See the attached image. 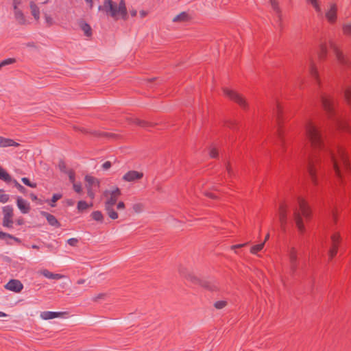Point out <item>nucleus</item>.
Wrapping results in <instances>:
<instances>
[{"label": "nucleus", "instance_id": "f257e3e1", "mask_svg": "<svg viewBox=\"0 0 351 351\" xmlns=\"http://www.w3.org/2000/svg\"><path fill=\"white\" fill-rule=\"evenodd\" d=\"M304 133L308 143L305 145L306 150L302 156V163L312 181H316L315 163L319 160L317 156L311 153L312 148L321 149L328 156L336 175L341 179L343 169L348 170L350 167L345 150L339 146L334 149L328 147L324 143L319 129L311 121H306Z\"/></svg>", "mask_w": 351, "mask_h": 351}, {"label": "nucleus", "instance_id": "f03ea898", "mask_svg": "<svg viewBox=\"0 0 351 351\" xmlns=\"http://www.w3.org/2000/svg\"><path fill=\"white\" fill-rule=\"evenodd\" d=\"M293 221L301 232L304 231L303 218L307 219L309 218L311 211L306 201L298 197L295 205L292 207Z\"/></svg>", "mask_w": 351, "mask_h": 351}, {"label": "nucleus", "instance_id": "7ed1b4c3", "mask_svg": "<svg viewBox=\"0 0 351 351\" xmlns=\"http://www.w3.org/2000/svg\"><path fill=\"white\" fill-rule=\"evenodd\" d=\"M98 10L104 11L107 14L114 19L117 18L118 14L121 15L123 20L128 19V11L124 0H120L119 5L112 0H104L103 5H99Z\"/></svg>", "mask_w": 351, "mask_h": 351}, {"label": "nucleus", "instance_id": "20e7f679", "mask_svg": "<svg viewBox=\"0 0 351 351\" xmlns=\"http://www.w3.org/2000/svg\"><path fill=\"white\" fill-rule=\"evenodd\" d=\"M106 199L105 202V210L112 219H117L119 217L118 213L114 209L119 197L121 195V190L118 187H114L111 190H106L103 193Z\"/></svg>", "mask_w": 351, "mask_h": 351}, {"label": "nucleus", "instance_id": "39448f33", "mask_svg": "<svg viewBox=\"0 0 351 351\" xmlns=\"http://www.w3.org/2000/svg\"><path fill=\"white\" fill-rule=\"evenodd\" d=\"M328 47L332 51L339 64L342 65L349 64L347 58L340 51L337 45L330 40L328 41H320L319 43L317 56L319 58H322L326 54Z\"/></svg>", "mask_w": 351, "mask_h": 351}, {"label": "nucleus", "instance_id": "423d86ee", "mask_svg": "<svg viewBox=\"0 0 351 351\" xmlns=\"http://www.w3.org/2000/svg\"><path fill=\"white\" fill-rule=\"evenodd\" d=\"M3 218L2 225L3 227L12 228L13 227V208L12 206L8 205L2 208Z\"/></svg>", "mask_w": 351, "mask_h": 351}, {"label": "nucleus", "instance_id": "0eeeda50", "mask_svg": "<svg viewBox=\"0 0 351 351\" xmlns=\"http://www.w3.org/2000/svg\"><path fill=\"white\" fill-rule=\"evenodd\" d=\"M223 92L226 97L239 104L242 108L246 107L247 104L245 99L239 93L229 88H225Z\"/></svg>", "mask_w": 351, "mask_h": 351}, {"label": "nucleus", "instance_id": "6e6552de", "mask_svg": "<svg viewBox=\"0 0 351 351\" xmlns=\"http://www.w3.org/2000/svg\"><path fill=\"white\" fill-rule=\"evenodd\" d=\"M337 5L335 3H328L325 9V12H323V16L322 18L325 16L329 23H333L337 19Z\"/></svg>", "mask_w": 351, "mask_h": 351}, {"label": "nucleus", "instance_id": "1a4fd4ad", "mask_svg": "<svg viewBox=\"0 0 351 351\" xmlns=\"http://www.w3.org/2000/svg\"><path fill=\"white\" fill-rule=\"evenodd\" d=\"M303 66L312 77H313L316 81H318L317 71L315 67V64L311 56L309 55L306 57L305 63L303 64Z\"/></svg>", "mask_w": 351, "mask_h": 351}, {"label": "nucleus", "instance_id": "9d476101", "mask_svg": "<svg viewBox=\"0 0 351 351\" xmlns=\"http://www.w3.org/2000/svg\"><path fill=\"white\" fill-rule=\"evenodd\" d=\"M7 290L19 293L23 289V285L19 280L12 279L5 286Z\"/></svg>", "mask_w": 351, "mask_h": 351}, {"label": "nucleus", "instance_id": "9b49d317", "mask_svg": "<svg viewBox=\"0 0 351 351\" xmlns=\"http://www.w3.org/2000/svg\"><path fill=\"white\" fill-rule=\"evenodd\" d=\"M339 236L337 233H333L330 236L329 243L328 254L330 258H332L336 254L337 244L339 242Z\"/></svg>", "mask_w": 351, "mask_h": 351}, {"label": "nucleus", "instance_id": "f8f14e48", "mask_svg": "<svg viewBox=\"0 0 351 351\" xmlns=\"http://www.w3.org/2000/svg\"><path fill=\"white\" fill-rule=\"evenodd\" d=\"M143 173L136 171H129L123 176V180L126 182H132L141 179Z\"/></svg>", "mask_w": 351, "mask_h": 351}, {"label": "nucleus", "instance_id": "ddd939ff", "mask_svg": "<svg viewBox=\"0 0 351 351\" xmlns=\"http://www.w3.org/2000/svg\"><path fill=\"white\" fill-rule=\"evenodd\" d=\"M320 102L326 111L328 113H332L334 110V103L330 97L326 95H322Z\"/></svg>", "mask_w": 351, "mask_h": 351}, {"label": "nucleus", "instance_id": "4468645a", "mask_svg": "<svg viewBox=\"0 0 351 351\" xmlns=\"http://www.w3.org/2000/svg\"><path fill=\"white\" fill-rule=\"evenodd\" d=\"M40 215L43 217H45L49 223V225L51 226L59 228L60 226V222L57 220L55 216L53 215L46 212V211H41Z\"/></svg>", "mask_w": 351, "mask_h": 351}, {"label": "nucleus", "instance_id": "2eb2a0df", "mask_svg": "<svg viewBox=\"0 0 351 351\" xmlns=\"http://www.w3.org/2000/svg\"><path fill=\"white\" fill-rule=\"evenodd\" d=\"M64 314H65L64 312L43 311L40 313V317L44 320H49L59 317Z\"/></svg>", "mask_w": 351, "mask_h": 351}, {"label": "nucleus", "instance_id": "dca6fc26", "mask_svg": "<svg viewBox=\"0 0 351 351\" xmlns=\"http://www.w3.org/2000/svg\"><path fill=\"white\" fill-rule=\"evenodd\" d=\"M288 210V205L286 204H281L279 207V220L280 221L281 226H283L287 221V212Z\"/></svg>", "mask_w": 351, "mask_h": 351}, {"label": "nucleus", "instance_id": "f3484780", "mask_svg": "<svg viewBox=\"0 0 351 351\" xmlns=\"http://www.w3.org/2000/svg\"><path fill=\"white\" fill-rule=\"evenodd\" d=\"M16 204H17L18 208H19V210H21V212L22 213L26 214V213H29V211L30 210V207L26 200L19 197L17 198Z\"/></svg>", "mask_w": 351, "mask_h": 351}, {"label": "nucleus", "instance_id": "a211bd4d", "mask_svg": "<svg viewBox=\"0 0 351 351\" xmlns=\"http://www.w3.org/2000/svg\"><path fill=\"white\" fill-rule=\"evenodd\" d=\"M39 273L48 279L59 280L64 278V276L60 274H53L47 269H42Z\"/></svg>", "mask_w": 351, "mask_h": 351}, {"label": "nucleus", "instance_id": "6ab92c4d", "mask_svg": "<svg viewBox=\"0 0 351 351\" xmlns=\"http://www.w3.org/2000/svg\"><path fill=\"white\" fill-rule=\"evenodd\" d=\"M85 181L86 182V188L98 189L99 186V180L93 176H86Z\"/></svg>", "mask_w": 351, "mask_h": 351}, {"label": "nucleus", "instance_id": "aec40b11", "mask_svg": "<svg viewBox=\"0 0 351 351\" xmlns=\"http://www.w3.org/2000/svg\"><path fill=\"white\" fill-rule=\"evenodd\" d=\"M270 4L273 10L276 12L277 22L280 25L282 20L281 10L276 0H270Z\"/></svg>", "mask_w": 351, "mask_h": 351}, {"label": "nucleus", "instance_id": "412c9836", "mask_svg": "<svg viewBox=\"0 0 351 351\" xmlns=\"http://www.w3.org/2000/svg\"><path fill=\"white\" fill-rule=\"evenodd\" d=\"M21 3V2H16L13 5L15 18L19 23H22L24 22L25 19L23 17V14L21 10L18 9V5Z\"/></svg>", "mask_w": 351, "mask_h": 351}, {"label": "nucleus", "instance_id": "4be33fe9", "mask_svg": "<svg viewBox=\"0 0 351 351\" xmlns=\"http://www.w3.org/2000/svg\"><path fill=\"white\" fill-rule=\"evenodd\" d=\"M0 180L10 183L12 182V178L11 176L2 167H0Z\"/></svg>", "mask_w": 351, "mask_h": 351}, {"label": "nucleus", "instance_id": "5701e85b", "mask_svg": "<svg viewBox=\"0 0 351 351\" xmlns=\"http://www.w3.org/2000/svg\"><path fill=\"white\" fill-rule=\"evenodd\" d=\"M80 27L82 30L84 32V34L89 37L92 34L90 26L86 22L82 21L80 22Z\"/></svg>", "mask_w": 351, "mask_h": 351}, {"label": "nucleus", "instance_id": "b1692460", "mask_svg": "<svg viewBox=\"0 0 351 351\" xmlns=\"http://www.w3.org/2000/svg\"><path fill=\"white\" fill-rule=\"evenodd\" d=\"M309 3H311L314 9L315 10L317 16L319 17L323 16V11L322 10V8L318 3L317 0H306Z\"/></svg>", "mask_w": 351, "mask_h": 351}, {"label": "nucleus", "instance_id": "393cba45", "mask_svg": "<svg viewBox=\"0 0 351 351\" xmlns=\"http://www.w3.org/2000/svg\"><path fill=\"white\" fill-rule=\"evenodd\" d=\"M29 6H30L32 14L33 15L34 19H38L40 17V10H39L38 7L33 1L30 2Z\"/></svg>", "mask_w": 351, "mask_h": 351}, {"label": "nucleus", "instance_id": "a878e982", "mask_svg": "<svg viewBox=\"0 0 351 351\" xmlns=\"http://www.w3.org/2000/svg\"><path fill=\"white\" fill-rule=\"evenodd\" d=\"M189 19V14L185 12H182L180 14L176 16L173 18V22H184V21H188Z\"/></svg>", "mask_w": 351, "mask_h": 351}, {"label": "nucleus", "instance_id": "bb28decb", "mask_svg": "<svg viewBox=\"0 0 351 351\" xmlns=\"http://www.w3.org/2000/svg\"><path fill=\"white\" fill-rule=\"evenodd\" d=\"M13 145V140L11 138H6L4 137H0V147H12Z\"/></svg>", "mask_w": 351, "mask_h": 351}, {"label": "nucleus", "instance_id": "cd10ccee", "mask_svg": "<svg viewBox=\"0 0 351 351\" xmlns=\"http://www.w3.org/2000/svg\"><path fill=\"white\" fill-rule=\"evenodd\" d=\"M289 260L291 265V267L293 268L295 267L296 258H297V252L295 249L292 248L289 254Z\"/></svg>", "mask_w": 351, "mask_h": 351}, {"label": "nucleus", "instance_id": "c85d7f7f", "mask_svg": "<svg viewBox=\"0 0 351 351\" xmlns=\"http://www.w3.org/2000/svg\"><path fill=\"white\" fill-rule=\"evenodd\" d=\"M0 239H3V240H5L6 239H11L14 240L17 243L21 242L20 239L15 237L13 235L10 234L8 233H5V232H1V231H0Z\"/></svg>", "mask_w": 351, "mask_h": 351}, {"label": "nucleus", "instance_id": "c756f323", "mask_svg": "<svg viewBox=\"0 0 351 351\" xmlns=\"http://www.w3.org/2000/svg\"><path fill=\"white\" fill-rule=\"evenodd\" d=\"M91 206H92V204H90L89 205L85 201L81 200V201H79L77 203V209L79 211H84Z\"/></svg>", "mask_w": 351, "mask_h": 351}, {"label": "nucleus", "instance_id": "7c9ffc66", "mask_svg": "<svg viewBox=\"0 0 351 351\" xmlns=\"http://www.w3.org/2000/svg\"><path fill=\"white\" fill-rule=\"evenodd\" d=\"M265 245V241L262 242L260 244L255 245L251 247L250 252L251 253L256 254L258 252L261 251Z\"/></svg>", "mask_w": 351, "mask_h": 351}, {"label": "nucleus", "instance_id": "2f4dec72", "mask_svg": "<svg viewBox=\"0 0 351 351\" xmlns=\"http://www.w3.org/2000/svg\"><path fill=\"white\" fill-rule=\"evenodd\" d=\"M283 134H284V131L282 130V129L280 126V123H278L277 136H278V139L279 143L280 145H282L283 141H284V140H283Z\"/></svg>", "mask_w": 351, "mask_h": 351}, {"label": "nucleus", "instance_id": "473e14b6", "mask_svg": "<svg viewBox=\"0 0 351 351\" xmlns=\"http://www.w3.org/2000/svg\"><path fill=\"white\" fill-rule=\"evenodd\" d=\"M92 218L97 221H103V215L101 212L97 210L94 211L91 214Z\"/></svg>", "mask_w": 351, "mask_h": 351}, {"label": "nucleus", "instance_id": "72a5a7b5", "mask_svg": "<svg viewBox=\"0 0 351 351\" xmlns=\"http://www.w3.org/2000/svg\"><path fill=\"white\" fill-rule=\"evenodd\" d=\"M342 28L346 35L351 36V23L343 24Z\"/></svg>", "mask_w": 351, "mask_h": 351}, {"label": "nucleus", "instance_id": "f704fd0d", "mask_svg": "<svg viewBox=\"0 0 351 351\" xmlns=\"http://www.w3.org/2000/svg\"><path fill=\"white\" fill-rule=\"evenodd\" d=\"M23 183L31 188H35L36 186V183L31 182L27 178H23L21 179Z\"/></svg>", "mask_w": 351, "mask_h": 351}, {"label": "nucleus", "instance_id": "c9c22d12", "mask_svg": "<svg viewBox=\"0 0 351 351\" xmlns=\"http://www.w3.org/2000/svg\"><path fill=\"white\" fill-rule=\"evenodd\" d=\"M9 200V195L5 194L0 191V202L5 204Z\"/></svg>", "mask_w": 351, "mask_h": 351}, {"label": "nucleus", "instance_id": "e433bc0d", "mask_svg": "<svg viewBox=\"0 0 351 351\" xmlns=\"http://www.w3.org/2000/svg\"><path fill=\"white\" fill-rule=\"evenodd\" d=\"M226 305V302L224 300L217 301L215 303L214 306L217 309H222Z\"/></svg>", "mask_w": 351, "mask_h": 351}, {"label": "nucleus", "instance_id": "4c0bfd02", "mask_svg": "<svg viewBox=\"0 0 351 351\" xmlns=\"http://www.w3.org/2000/svg\"><path fill=\"white\" fill-rule=\"evenodd\" d=\"M62 197V195L61 194H59V193H55L52 196V198H51V204H50V205L53 207L55 206V204L54 203L56 202L59 199H60Z\"/></svg>", "mask_w": 351, "mask_h": 351}, {"label": "nucleus", "instance_id": "58836bf2", "mask_svg": "<svg viewBox=\"0 0 351 351\" xmlns=\"http://www.w3.org/2000/svg\"><path fill=\"white\" fill-rule=\"evenodd\" d=\"M88 195L91 198L94 199L95 196V191L97 189L95 188H86Z\"/></svg>", "mask_w": 351, "mask_h": 351}, {"label": "nucleus", "instance_id": "ea45409f", "mask_svg": "<svg viewBox=\"0 0 351 351\" xmlns=\"http://www.w3.org/2000/svg\"><path fill=\"white\" fill-rule=\"evenodd\" d=\"M14 62V59H12V58L5 59L0 63V68H1L2 66H4L5 65L10 64L13 63Z\"/></svg>", "mask_w": 351, "mask_h": 351}, {"label": "nucleus", "instance_id": "a19ab883", "mask_svg": "<svg viewBox=\"0 0 351 351\" xmlns=\"http://www.w3.org/2000/svg\"><path fill=\"white\" fill-rule=\"evenodd\" d=\"M133 210L136 213H140L143 210V205L140 203L134 204L132 206Z\"/></svg>", "mask_w": 351, "mask_h": 351}, {"label": "nucleus", "instance_id": "79ce46f5", "mask_svg": "<svg viewBox=\"0 0 351 351\" xmlns=\"http://www.w3.org/2000/svg\"><path fill=\"white\" fill-rule=\"evenodd\" d=\"M344 96L346 97V99L349 101L350 100H351V88H347L345 90H344Z\"/></svg>", "mask_w": 351, "mask_h": 351}, {"label": "nucleus", "instance_id": "37998d69", "mask_svg": "<svg viewBox=\"0 0 351 351\" xmlns=\"http://www.w3.org/2000/svg\"><path fill=\"white\" fill-rule=\"evenodd\" d=\"M13 182L14 183L15 186L18 189V190L20 192H21V193L25 192V189L21 184H20L16 180H14Z\"/></svg>", "mask_w": 351, "mask_h": 351}, {"label": "nucleus", "instance_id": "c03bdc74", "mask_svg": "<svg viewBox=\"0 0 351 351\" xmlns=\"http://www.w3.org/2000/svg\"><path fill=\"white\" fill-rule=\"evenodd\" d=\"M73 189L76 193H80L82 191V185L80 183H73Z\"/></svg>", "mask_w": 351, "mask_h": 351}, {"label": "nucleus", "instance_id": "a18cd8bd", "mask_svg": "<svg viewBox=\"0 0 351 351\" xmlns=\"http://www.w3.org/2000/svg\"><path fill=\"white\" fill-rule=\"evenodd\" d=\"M209 154L211 158H216L218 155L217 151L215 147H212L210 149Z\"/></svg>", "mask_w": 351, "mask_h": 351}, {"label": "nucleus", "instance_id": "49530a36", "mask_svg": "<svg viewBox=\"0 0 351 351\" xmlns=\"http://www.w3.org/2000/svg\"><path fill=\"white\" fill-rule=\"evenodd\" d=\"M78 242V239L76 238H71L67 240V243L71 246H75Z\"/></svg>", "mask_w": 351, "mask_h": 351}, {"label": "nucleus", "instance_id": "de8ad7c7", "mask_svg": "<svg viewBox=\"0 0 351 351\" xmlns=\"http://www.w3.org/2000/svg\"><path fill=\"white\" fill-rule=\"evenodd\" d=\"M68 175H69V180L71 181V182L73 183L75 182V174L73 171H69L67 172Z\"/></svg>", "mask_w": 351, "mask_h": 351}, {"label": "nucleus", "instance_id": "09e8293b", "mask_svg": "<svg viewBox=\"0 0 351 351\" xmlns=\"http://www.w3.org/2000/svg\"><path fill=\"white\" fill-rule=\"evenodd\" d=\"M111 165H112L110 161H106L102 165V169L104 170H108L110 168Z\"/></svg>", "mask_w": 351, "mask_h": 351}, {"label": "nucleus", "instance_id": "8fccbe9b", "mask_svg": "<svg viewBox=\"0 0 351 351\" xmlns=\"http://www.w3.org/2000/svg\"><path fill=\"white\" fill-rule=\"evenodd\" d=\"M280 107L278 104L276 105V108L274 109V113L276 114V116L277 117V119L278 120L279 119V115H280Z\"/></svg>", "mask_w": 351, "mask_h": 351}, {"label": "nucleus", "instance_id": "3c124183", "mask_svg": "<svg viewBox=\"0 0 351 351\" xmlns=\"http://www.w3.org/2000/svg\"><path fill=\"white\" fill-rule=\"evenodd\" d=\"M125 208V204L123 202H119L117 204V210H123Z\"/></svg>", "mask_w": 351, "mask_h": 351}, {"label": "nucleus", "instance_id": "603ef678", "mask_svg": "<svg viewBox=\"0 0 351 351\" xmlns=\"http://www.w3.org/2000/svg\"><path fill=\"white\" fill-rule=\"evenodd\" d=\"M59 167H60V169L62 171H64V172H66V167H65V165L64 162H60L59 164Z\"/></svg>", "mask_w": 351, "mask_h": 351}, {"label": "nucleus", "instance_id": "864d4df0", "mask_svg": "<svg viewBox=\"0 0 351 351\" xmlns=\"http://www.w3.org/2000/svg\"><path fill=\"white\" fill-rule=\"evenodd\" d=\"M45 21L47 23L49 24H52L53 23V19L51 16H45Z\"/></svg>", "mask_w": 351, "mask_h": 351}, {"label": "nucleus", "instance_id": "5fc2aeb1", "mask_svg": "<svg viewBox=\"0 0 351 351\" xmlns=\"http://www.w3.org/2000/svg\"><path fill=\"white\" fill-rule=\"evenodd\" d=\"M246 245V243H243V244H239V245H232V249L234 250L236 248H240L243 246H245Z\"/></svg>", "mask_w": 351, "mask_h": 351}, {"label": "nucleus", "instance_id": "6e6d98bb", "mask_svg": "<svg viewBox=\"0 0 351 351\" xmlns=\"http://www.w3.org/2000/svg\"><path fill=\"white\" fill-rule=\"evenodd\" d=\"M104 293H100V294H98L96 297L94 298V300H97L99 299H101L104 297Z\"/></svg>", "mask_w": 351, "mask_h": 351}, {"label": "nucleus", "instance_id": "4d7b16f0", "mask_svg": "<svg viewBox=\"0 0 351 351\" xmlns=\"http://www.w3.org/2000/svg\"><path fill=\"white\" fill-rule=\"evenodd\" d=\"M206 195L208 197H210V198H213V199L217 198V195L213 193H208Z\"/></svg>", "mask_w": 351, "mask_h": 351}, {"label": "nucleus", "instance_id": "13d9d810", "mask_svg": "<svg viewBox=\"0 0 351 351\" xmlns=\"http://www.w3.org/2000/svg\"><path fill=\"white\" fill-rule=\"evenodd\" d=\"M130 14L132 17H134L137 14V11L136 10H130Z\"/></svg>", "mask_w": 351, "mask_h": 351}, {"label": "nucleus", "instance_id": "bf43d9fd", "mask_svg": "<svg viewBox=\"0 0 351 351\" xmlns=\"http://www.w3.org/2000/svg\"><path fill=\"white\" fill-rule=\"evenodd\" d=\"M201 285L202 286L207 288V289H211V287L208 285V284L206 282H201Z\"/></svg>", "mask_w": 351, "mask_h": 351}, {"label": "nucleus", "instance_id": "052dcab7", "mask_svg": "<svg viewBox=\"0 0 351 351\" xmlns=\"http://www.w3.org/2000/svg\"><path fill=\"white\" fill-rule=\"evenodd\" d=\"M147 15V12L145 10L140 11V16L141 18L145 17Z\"/></svg>", "mask_w": 351, "mask_h": 351}, {"label": "nucleus", "instance_id": "680f3d73", "mask_svg": "<svg viewBox=\"0 0 351 351\" xmlns=\"http://www.w3.org/2000/svg\"><path fill=\"white\" fill-rule=\"evenodd\" d=\"M136 124L141 125V126H145V123L141 120L137 119L136 120Z\"/></svg>", "mask_w": 351, "mask_h": 351}, {"label": "nucleus", "instance_id": "e2e57ef3", "mask_svg": "<svg viewBox=\"0 0 351 351\" xmlns=\"http://www.w3.org/2000/svg\"><path fill=\"white\" fill-rule=\"evenodd\" d=\"M8 315L2 311H0V317H5Z\"/></svg>", "mask_w": 351, "mask_h": 351}, {"label": "nucleus", "instance_id": "0e129e2a", "mask_svg": "<svg viewBox=\"0 0 351 351\" xmlns=\"http://www.w3.org/2000/svg\"><path fill=\"white\" fill-rule=\"evenodd\" d=\"M84 282H85V280H84V279H80L77 280V284H79V285L84 284Z\"/></svg>", "mask_w": 351, "mask_h": 351}, {"label": "nucleus", "instance_id": "69168bd1", "mask_svg": "<svg viewBox=\"0 0 351 351\" xmlns=\"http://www.w3.org/2000/svg\"><path fill=\"white\" fill-rule=\"evenodd\" d=\"M31 198L33 201H35L37 199V197L36 195H34V194H31Z\"/></svg>", "mask_w": 351, "mask_h": 351}, {"label": "nucleus", "instance_id": "338daca9", "mask_svg": "<svg viewBox=\"0 0 351 351\" xmlns=\"http://www.w3.org/2000/svg\"><path fill=\"white\" fill-rule=\"evenodd\" d=\"M86 2H87L88 3H90V8L93 7V0H85Z\"/></svg>", "mask_w": 351, "mask_h": 351}, {"label": "nucleus", "instance_id": "774afa93", "mask_svg": "<svg viewBox=\"0 0 351 351\" xmlns=\"http://www.w3.org/2000/svg\"><path fill=\"white\" fill-rule=\"evenodd\" d=\"M19 145V144L16 142H15L14 140H13V145L12 146L13 147H18Z\"/></svg>", "mask_w": 351, "mask_h": 351}]
</instances>
